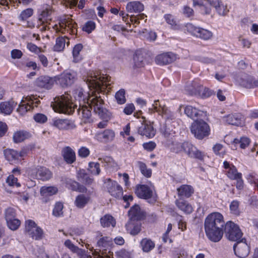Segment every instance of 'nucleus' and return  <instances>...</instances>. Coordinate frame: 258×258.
Instances as JSON below:
<instances>
[{"label": "nucleus", "instance_id": "nucleus-2", "mask_svg": "<svg viewBox=\"0 0 258 258\" xmlns=\"http://www.w3.org/2000/svg\"><path fill=\"white\" fill-rule=\"evenodd\" d=\"M224 220L219 212H213L205 218L204 228L206 236L211 241L219 242L223 235Z\"/></svg>", "mask_w": 258, "mask_h": 258}, {"label": "nucleus", "instance_id": "nucleus-43", "mask_svg": "<svg viewBox=\"0 0 258 258\" xmlns=\"http://www.w3.org/2000/svg\"><path fill=\"white\" fill-rule=\"evenodd\" d=\"M250 141L249 138L242 137L240 139H235L233 141V143L236 146H239L242 149H245L250 144Z\"/></svg>", "mask_w": 258, "mask_h": 258}, {"label": "nucleus", "instance_id": "nucleus-50", "mask_svg": "<svg viewBox=\"0 0 258 258\" xmlns=\"http://www.w3.org/2000/svg\"><path fill=\"white\" fill-rule=\"evenodd\" d=\"M79 179L84 183L90 184L92 183L93 179L90 178L84 170L80 171L78 173Z\"/></svg>", "mask_w": 258, "mask_h": 258}, {"label": "nucleus", "instance_id": "nucleus-16", "mask_svg": "<svg viewBox=\"0 0 258 258\" xmlns=\"http://www.w3.org/2000/svg\"><path fill=\"white\" fill-rule=\"evenodd\" d=\"M233 249L235 254L240 258L246 257L250 252V247L245 238L237 241L233 246Z\"/></svg>", "mask_w": 258, "mask_h": 258}, {"label": "nucleus", "instance_id": "nucleus-62", "mask_svg": "<svg viewBox=\"0 0 258 258\" xmlns=\"http://www.w3.org/2000/svg\"><path fill=\"white\" fill-rule=\"evenodd\" d=\"M167 120H173L175 119V113L169 109L167 107L162 114Z\"/></svg>", "mask_w": 258, "mask_h": 258}, {"label": "nucleus", "instance_id": "nucleus-58", "mask_svg": "<svg viewBox=\"0 0 258 258\" xmlns=\"http://www.w3.org/2000/svg\"><path fill=\"white\" fill-rule=\"evenodd\" d=\"M183 142H173L171 146V150L175 153H182Z\"/></svg>", "mask_w": 258, "mask_h": 258}, {"label": "nucleus", "instance_id": "nucleus-3", "mask_svg": "<svg viewBox=\"0 0 258 258\" xmlns=\"http://www.w3.org/2000/svg\"><path fill=\"white\" fill-rule=\"evenodd\" d=\"M210 6L203 4L202 0H193V5L199 7V11L202 15H209L212 11L211 7L215 9L216 12L221 16H225L229 12L226 4L222 0H204Z\"/></svg>", "mask_w": 258, "mask_h": 258}, {"label": "nucleus", "instance_id": "nucleus-20", "mask_svg": "<svg viewBox=\"0 0 258 258\" xmlns=\"http://www.w3.org/2000/svg\"><path fill=\"white\" fill-rule=\"evenodd\" d=\"M54 83H55V78H50L48 76H40L35 82L36 86L46 89H51Z\"/></svg>", "mask_w": 258, "mask_h": 258}, {"label": "nucleus", "instance_id": "nucleus-54", "mask_svg": "<svg viewBox=\"0 0 258 258\" xmlns=\"http://www.w3.org/2000/svg\"><path fill=\"white\" fill-rule=\"evenodd\" d=\"M8 227L12 230H16L21 224V222L17 218H14L7 222Z\"/></svg>", "mask_w": 258, "mask_h": 258}, {"label": "nucleus", "instance_id": "nucleus-17", "mask_svg": "<svg viewBox=\"0 0 258 258\" xmlns=\"http://www.w3.org/2000/svg\"><path fill=\"white\" fill-rule=\"evenodd\" d=\"M26 230L33 239L39 240L42 237V229L37 226L32 220H28L26 221Z\"/></svg>", "mask_w": 258, "mask_h": 258}, {"label": "nucleus", "instance_id": "nucleus-15", "mask_svg": "<svg viewBox=\"0 0 258 258\" xmlns=\"http://www.w3.org/2000/svg\"><path fill=\"white\" fill-rule=\"evenodd\" d=\"M182 152L186 154L189 157L202 160L204 154L197 148L188 142H183Z\"/></svg>", "mask_w": 258, "mask_h": 258}, {"label": "nucleus", "instance_id": "nucleus-55", "mask_svg": "<svg viewBox=\"0 0 258 258\" xmlns=\"http://www.w3.org/2000/svg\"><path fill=\"white\" fill-rule=\"evenodd\" d=\"M239 203L237 201H233L230 205V210L232 214L239 215L240 213L239 209Z\"/></svg>", "mask_w": 258, "mask_h": 258}, {"label": "nucleus", "instance_id": "nucleus-34", "mask_svg": "<svg viewBox=\"0 0 258 258\" xmlns=\"http://www.w3.org/2000/svg\"><path fill=\"white\" fill-rule=\"evenodd\" d=\"M64 245L72 252L76 253L79 256L82 257L85 255V250L79 248L78 247L75 245L69 239H68L64 241Z\"/></svg>", "mask_w": 258, "mask_h": 258}, {"label": "nucleus", "instance_id": "nucleus-42", "mask_svg": "<svg viewBox=\"0 0 258 258\" xmlns=\"http://www.w3.org/2000/svg\"><path fill=\"white\" fill-rule=\"evenodd\" d=\"M97 244L99 247L109 248L113 246V242L111 237L105 236L101 238L98 241Z\"/></svg>", "mask_w": 258, "mask_h": 258}, {"label": "nucleus", "instance_id": "nucleus-23", "mask_svg": "<svg viewBox=\"0 0 258 258\" xmlns=\"http://www.w3.org/2000/svg\"><path fill=\"white\" fill-rule=\"evenodd\" d=\"M138 133L141 136L151 138L155 135L156 131L151 124L145 121L139 127Z\"/></svg>", "mask_w": 258, "mask_h": 258}, {"label": "nucleus", "instance_id": "nucleus-35", "mask_svg": "<svg viewBox=\"0 0 258 258\" xmlns=\"http://www.w3.org/2000/svg\"><path fill=\"white\" fill-rule=\"evenodd\" d=\"M155 243L152 240L145 238L140 242V246L144 252H148L155 247Z\"/></svg>", "mask_w": 258, "mask_h": 258}, {"label": "nucleus", "instance_id": "nucleus-30", "mask_svg": "<svg viewBox=\"0 0 258 258\" xmlns=\"http://www.w3.org/2000/svg\"><path fill=\"white\" fill-rule=\"evenodd\" d=\"M144 5L138 1H133L128 3L126 10L129 13H138L144 10Z\"/></svg>", "mask_w": 258, "mask_h": 258}, {"label": "nucleus", "instance_id": "nucleus-26", "mask_svg": "<svg viewBox=\"0 0 258 258\" xmlns=\"http://www.w3.org/2000/svg\"><path fill=\"white\" fill-rule=\"evenodd\" d=\"M94 109L92 105L85 104L84 105H79L78 108V113L82 117V120L85 122H89L91 116L90 109Z\"/></svg>", "mask_w": 258, "mask_h": 258}, {"label": "nucleus", "instance_id": "nucleus-9", "mask_svg": "<svg viewBox=\"0 0 258 258\" xmlns=\"http://www.w3.org/2000/svg\"><path fill=\"white\" fill-rule=\"evenodd\" d=\"M155 191L154 185L149 182L147 184H137L135 194L139 198L147 200L152 198L154 199Z\"/></svg>", "mask_w": 258, "mask_h": 258}, {"label": "nucleus", "instance_id": "nucleus-48", "mask_svg": "<svg viewBox=\"0 0 258 258\" xmlns=\"http://www.w3.org/2000/svg\"><path fill=\"white\" fill-rule=\"evenodd\" d=\"M34 13V11L32 8H27L22 11L18 16V19L20 21H24L31 17Z\"/></svg>", "mask_w": 258, "mask_h": 258}, {"label": "nucleus", "instance_id": "nucleus-29", "mask_svg": "<svg viewBox=\"0 0 258 258\" xmlns=\"http://www.w3.org/2000/svg\"><path fill=\"white\" fill-rule=\"evenodd\" d=\"M128 215L131 221L140 220L144 216L138 205H135L131 208L128 212Z\"/></svg>", "mask_w": 258, "mask_h": 258}, {"label": "nucleus", "instance_id": "nucleus-24", "mask_svg": "<svg viewBox=\"0 0 258 258\" xmlns=\"http://www.w3.org/2000/svg\"><path fill=\"white\" fill-rule=\"evenodd\" d=\"M61 153L63 160L67 163L71 164L75 162L76 160V153L70 147H63L61 150Z\"/></svg>", "mask_w": 258, "mask_h": 258}, {"label": "nucleus", "instance_id": "nucleus-33", "mask_svg": "<svg viewBox=\"0 0 258 258\" xmlns=\"http://www.w3.org/2000/svg\"><path fill=\"white\" fill-rule=\"evenodd\" d=\"M177 190L178 196L185 198L190 197L194 192L192 187L189 185H182Z\"/></svg>", "mask_w": 258, "mask_h": 258}, {"label": "nucleus", "instance_id": "nucleus-56", "mask_svg": "<svg viewBox=\"0 0 258 258\" xmlns=\"http://www.w3.org/2000/svg\"><path fill=\"white\" fill-rule=\"evenodd\" d=\"M16 218L15 210L12 208H8L5 211V219L6 221Z\"/></svg>", "mask_w": 258, "mask_h": 258}, {"label": "nucleus", "instance_id": "nucleus-19", "mask_svg": "<svg viewBox=\"0 0 258 258\" xmlns=\"http://www.w3.org/2000/svg\"><path fill=\"white\" fill-rule=\"evenodd\" d=\"M223 166L224 168V173L231 180L239 178L242 175L241 173L237 171L235 166L226 161L224 162Z\"/></svg>", "mask_w": 258, "mask_h": 258}, {"label": "nucleus", "instance_id": "nucleus-41", "mask_svg": "<svg viewBox=\"0 0 258 258\" xmlns=\"http://www.w3.org/2000/svg\"><path fill=\"white\" fill-rule=\"evenodd\" d=\"M90 198L84 195L78 196L75 201V205L79 208H83L89 201Z\"/></svg>", "mask_w": 258, "mask_h": 258}, {"label": "nucleus", "instance_id": "nucleus-38", "mask_svg": "<svg viewBox=\"0 0 258 258\" xmlns=\"http://www.w3.org/2000/svg\"><path fill=\"white\" fill-rule=\"evenodd\" d=\"M143 54L141 51L137 50L133 56L134 67L141 68L144 66Z\"/></svg>", "mask_w": 258, "mask_h": 258}, {"label": "nucleus", "instance_id": "nucleus-31", "mask_svg": "<svg viewBox=\"0 0 258 258\" xmlns=\"http://www.w3.org/2000/svg\"><path fill=\"white\" fill-rule=\"evenodd\" d=\"M70 43L69 38L67 36L59 37L56 38L53 50L55 51H61L63 50L66 44L68 45Z\"/></svg>", "mask_w": 258, "mask_h": 258}, {"label": "nucleus", "instance_id": "nucleus-36", "mask_svg": "<svg viewBox=\"0 0 258 258\" xmlns=\"http://www.w3.org/2000/svg\"><path fill=\"white\" fill-rule=\"evenodd\" d=\"M100 223L103 227H115L116 224L115 220L114 218L108 214L105 215L100 219Z\"/></svg>", "mask_w": 258, "mask_h": 258}, {"label": "nucleus", "instance_id": "nucleus-51", "mask_svg": "<svg viewBox=\"0 0 258 258\" xmlns=\"http://www.w3.org/2000/svg\"><path fill=\"white\" fill-rule=\"evenodd\" d=\"M125 92L124 89H120L118 91L115 95V99L119 104H123L126 102L125 96Z\"/></svg>", "mask_w": 258, "mask_h": 258}, {"label": "nucleus", "instance_id": "nucleus-47", "mask_svg": "<svg viewBox=\"0 0 258 258\" xmlns=\"http://www.w3.org/2000/svg\"><path fill=\"white\" fill-rule=\"evenodd\" d=\"M138 166L142 173V174L145 177L149 178L152 175V170L148 168L145 163L138 161L137 163Z\"/></svg>", "mask_w": 258, "mask_h": 258}, {"label": "nucleus", "instance_id": "nucleus-46", "mask_svg": "<svg viewBox=\"0 0 258 258\" xmlns=\"http://www.w3.org/2000/svg\"><path fill=\"white\" fill-rule=\"evenodd\" d=\"M154 110L158 112L159 114L162 115L167 107L163 102L160 101L159 100H155L152 105Z\"/></svg>", "mask_w": 258, "mask_h": 258}, {"label": "nucleus", "instance_id": "nucleus-13", "mask_svg": "<svg viewBox=\"0 0 258 258\" xmlns=\"http://www.w3.org/2000/svg\"><path fill=\"white\" fill-rule=\"evenodd\" d=\"M54 78L55 83L64 87L74 83L76 79V74L75 72H63Z\"/></svg>", "mask_w": 258, "mask_h": 258}, {"label": "nucleus", "instance_id": "nucleus-25", "mask_svg": "<svg viewBox=\"0 0 258 258\" xmlns=\"http://www.w3.org/2000/svg\"><path fill=\"white\" fill-rule=\"evenodd\" d=\"M52 124L60 130H68L75 127L72 121L67 119L53 118L52 119Z\"/></svg>", "mask_w": 258, "mask_h": 258}, {"label": "nucleus", "instance_id": "nucleus-64", "mask_svg": "<svg viewBox=\"0 0 258 258\" xmlns=\"http://www.w3.org/2000/svg\"><path fill=\"white\" fill-rule=\"evenodd\" d=\"M90 150L86 147H82L78 150V155L82 158H86L90 154Z\"/></svg>", "mask_w": 258, "mask_h": 258}, {"label": "nucleus", "instance_id": "nucleus-45", "mask_svg": "<svg viewBox=\"0 0 258 258\" xmlns=\"http://www.w3.org/2000/svg\"><path fill=\"white\" fill-rule=\"evenodd\" d=\"M154 110L158 112L159 114L162 115L167 107L163 102L160 101L159 100H155L152 105Z\"/></svg>", "mask_w": 258, "mask_h": 258}, {"label": "nucleus", "instance_id": "nucleus-39", "mask_svg": "<svg viewBox=\"0 0 258 258\" xmlns=\"http://www.w3.org/2000/svg\"><path fill=\"white\" fill-rule=\"evenodd\" d=\"M29 137V134L23 131L16 132L13 135V140L15 143H18L24 141Z\"/></svg>", "mask_w": 258, "mask_h": 258}, {"label": "nucleus", "instance_id": "nucleus-21", "mask_svg": "<svg viewBox=\"0 0 258 258\" xmlns=\"http://www.w3.org/2000/svg\"><path fill=\"white\" fill-rule=\"evenodd\" d=\"M115 136V133L113 130L107 129L103 132L97 133L95 138L100 142L107 143L112 142L114 140Z\"/></svg>", "mask_w": 258, "mask_h": 258}, {"label": "nucleus", "instance_id": "nucleus-27", "mask_svg": "<svg viewBox=\"0 0 258 258\" xmlns=\"http://www.w3.org/2000/svg\"><path fill=\"white\" fill-rule=\"evenodd\" d=\"M17 104L13 100L2 102L0 103V111L5 115H10Z\"/></svg>", "mask_w": 258, "mask_h": 258}, {"label": "nucleus", "instance_id": "nucleus-52", "mask_svg": "<svg viewBox=\"0 0 258 258\" xmlns=\"http://www.w3.org/2000/svg\"><path fill=\"white\" fill-rule=\"evenodd\" d=\"M83 48V45L81 44L76 45L73 50V55L74 56V60L75 62H78L81 59V57L80 55V52Z\"/></svg>", "mask_w": 258, "mask_h": 258}, {"label": "nucleus", "instance_id": "nucleus-37", "mask_svg": "<svg viewBox=\"0 0 258 258\" xmlns=\"http://www.w3.org/2000/svg\"><path fill=\"white\" fill-rule=\"evenodd\" d=\"M176 205L180 210L185 213L189 214L193 211L191 205L183 200H177L176 201Z\"/></svg>", "mask_w": 258, "mask_h": 258}, {"label": "nucleus", "instance_id": "nucleus-8", "mask_svg": "<svg viewBox=\"0 0 258 258\" xmlns=\"http://www.w3.org/2000/svg\"><path fill=\"white\" fill-rule=\"evenodd\" d=\"M29 176L34 179L46 181L52 176V172L44 166H37L30 168L28 171Z\"/></svg>", "mask_w": 258, "mask_h": 258}, {"label": "nucleus", "instance_id": "nucleus-5", "mask_svg": "<svg viewBox=\"0 0 258 258\" xmlns=\"http://www.w3.org/2000/svg\"><path fill=\"white\" fill-rule=\"evenodd\" d=\"M77 24L69 16H64L59 20L58 24L52 26L56 32L69 33L74 35L77 33Z\"/></svg>", "mask_w": 258, "mask_h": 258}, {"label": "nucleus", "instance_id": "nucleus-40", "mask_svg": "<svg viewBox=\"0 0 258 258\" xmlns=\"http://www.w3.org/2000/svg\"><path fill=\"white\" fill-rule=\"evenodd\" d=\"M125 226L132 235H137L141 230V224H135L132 221L128 222Z\"/></svg>", "mask_w": 258, "mask_h": 258}, {"label": "nucleus", "instance_id": "nucleus-59", "mask_svg": "<svg viewBox=\"0 0 258 258\" xmlns=\"http://www.w3.org/2000/svg\"><path fill=\"white\" fill-rule=\"evenodd\" d=\"M118 258H131V253L124 249H121L115 252Z\"/></svg>", "mask_w": 258, "mask_h": 258}, {"label": "nucleus", "instance_id": "nucleus-22", "mask_svg": "<svg viewBox=\"0 0 258 258\" xmlns=\"http://www.w3.org/2000/svg\"><path fill=\"white\" fill-rule=\"evenodd\" d=\"M176 59L175 55L172 52H166L159 54L155 57L156 63L160 66L171 63Z\"/></svg>", "mask_w": 258, "mask_h": 258}, {"label": "nucleus", "instance_id": "nucleus-12", "mask_svg": "<svg viewBox=\"0 0 258 258\" xmlns=\"http://www.w3.org/2000/svg\"><path fill=\"white\" fill-rule=\"evenodd\" d=\"M226 236L231 241H238L242 236V233L239 226L234 223L229 221L225 225Z\"/></svg>", "mask_w": 258, "mask_h": 258}, {"label": "nucleus", "instance_id": "nucleus-53", "mask_svg": "<svg viewBox=\"0 0 258 258\" xmlns=\"http://www.w3.org/2000/svg\"><path fill=\"white\" fill-rule=\"evenodd\" d=\"M63 208V204L60 202H57L55 204L52 211V214L55 217H60L62 216Z\"/></svg>", "mask_w": 258, "mask_h": 258}, {"label": "nucleus", "instance_id": "nucleus-14", "mask_svg": "<svg viewBox=\"0 0 258 258\" xmlns=\"http://www.w3.org/2000/svg\"><path fill=\"white\" fill-rule=\"evenodd\" d=\"M52 13V8L48 5H43L41 9L39 10V15L38 16V21L41 24L44 25L45 23H48L51 20V14ZM49 27L46 25H44L42 28V30H46Z\"/></svg>", "mask_w": 258, "mask_h": 258}, {"label": "nucleus", "instance_id": "nucleus-1", "mask_svg": "<svg viewBox=\"0 0 258 258\" xmlns=\"http://www.w3.org/2000/svg\"><path fill=\"white\" fill-rule=\"evenodd\" d=\"M85 81L90 91L87 93L82 88H77L74 93L75 100L78 101L79 105L85 104L92 105L94 112L103 118L105 109L103 107V101L100 94L103 92L104 95L105 89L107 91L111 89L110 77L102 74L99 71H92L87 74Z\"/></svg>", "mask_w": 258, "mask_h": 258}, {"label": "nucleus", "instance_id": "nucleus-4", "mask_svg": "<svg viewBox=\"0 0 258 258\" xmlns=\"http://www.w3.org/2000/svg\"><path fill=\"white\" fill-rule=\"evenodd\" d=\"M71 98V96L70 94L65 93L64 95L54 98V101L51 103V106L55 112L71 114L74 112L75 107H77V104H74Z\"/></svg>", "mask_w": 258, "mask_h": 258}, {"label": "nucleus", "instance_id": "nucleus-49", "mask_svg": "<svg viewBox=\"0 0 258 258\" xmlns=\"http://www.w3.org/2000/svg\"><path fill=\"white\" fill-rule=\"evenodd\" d=\"M88 170L93 175H98L101 172L99 163L91 162L89 163Z\"/></svg>", "mask_w": 258, "mask_h": 258}, {"label": "nucleus", "instance_id": "nucleus-44", "mask_svg": "<svg viewBox=\"0 0 258 258\" xmlns=\"http://www.w3.org/2000/svg\"><path fill=\"white\" fill-rule=\"evenodd\" d=\"M57 192V188L54 186H43L40 189V193L44 196H52Z\"/></svg>", "mask_w": 258, "mask_h": 258}, {"label": "nucleus", "instance_id": "nucleus-6", "mask_svg": "<svg viewBox=\"0 0 258 258\" xmlns=\"http://www.w3.org/2000/svg\"><path fill=\"white\" fill-rule=\"evenodd\" d=\"M191 133L198 139L202 140L210 134V128L208 124L202 119H197L191 124Z\"/></svg>", "mask_w": 258, "mask_h": 258}, {"label": "nucleus", "instance_id": "nucleus-61", "mask_svg": "<svg viewBox=\"0 0 258 258\" xmlns=\"http://www.w3.org/2000/svg\"><path fill=\"white\" fill-rule=\"evenodd\" d=\"M33 118L36 122L40 123H44L47 120L46 116L42 113L36 114L35 115H34Z\"/></svg>", "mask_w": 258, "mask_h": 258}, {"label": "nucleus", "instance_id": "nucleus-18", "mask_svg": "<svg viewBox=\"0 0 258 258\" xmlns=\"http://www.w3.org/2000/svg\"><path fill=\"white\" fill-rule=\"evenodd\" d=\"M4 154L6 158L9 161L15 162L24 159L28 154V150L23 149L20 151L14 149H7L5 150Z\"/></svg>", "mask_w": 258, "mask_h": 258}, {"label": "nucleus", "instance_id": "nucleus-63", "mask_svg": "<svg viewBox=\"0 0 258 258\" xmlns=\"http://www.w3.org/2000/svg\"><path fill=\"white\" fill-rule=\"evenodd\" d=\"M101 163H104V166L106 168H109L111 166L113 163V159L110 157H105L104 158H99L98 159Z\"/></svg>", "mask_w": 258, "mask_h": 258}, {"label": "nucleus", "instance_id": "nucleus-57", "mask_svg": "<svg viewBox=\"0 0 258 258\" xmlns=\"http://www.w3.org/2000/svg\"><path fill=\"white\" fill-rule=\"evenodd\" d=\"M6 182L10 186H16L17 187L21 186V184L18 182L17 178L13 175H10L6 179Z\"/></svg>", "mask_w": 258, "mask_h": 258}, {"label": "nucleus", "instance_id": "nucleus-11", "mask_svg": "<svg viewBox=\"0 0 258 258\" xmlns=\"http://www.w3.org/2000/svg\"><path fill=\"white\" fill-rule=\"evenodd\" d=\"M186 30L192 35L204 40H209L213 37V33L201 27H197L191 23H188L185 26Z\"/></svg>", "mask_w": 258, "mask_h": 258}, {"label": "nucleus", "instance_id": "nucleus-60", "mask_svg": "<svg viewBox=\"0 0 258 258\" xmlns=\"http://www.w3.org/2000/svg\"><path fill=\"white\" fill-rule=\"evenodd\" d=\"M96 25L95 22L89 21L86 23L84 26L83 27V30L87 32L88 33H91L95 28Z\"/></svg>", "mask_w": 258, "mask_h": 258}, {"label": "nucleus", "instance_id": "nucleus-7", "mask_svg": "<svg viewBox=\"0 0 258 258\" xmlns=\"http://www.w3.org/2000/svg\"><path fill=\"white\" fill-rule=\"evenodd\" d=\"M39 102L40 101L34 95L28 96L22 99L17 109V111L21 115H24L27 112L30 111L34 106L36 107Z\"/></svg>", "mask_w": 258, "mask_h": 258}, {"label": "nucleus", "instance_id": "nucleus-28", "mask_svg": "<svg viewBox=\"0 0 258 258\" xmlns=\"http://www.w3.org/2000/svg\"><path fill=\"white\" fill-rule=\"evenodd\" d=\"M224 121L228 124L240 125L243 123V117L240 114L228 115L224 118Z\"/></svg>", "mask_w": 258, "mask_h": 258}, {"label": "nucleus", "instance_id": "nucleus-32", "mask_svg": "<svg viewBox=\"0 0 258 258\" xmlns=\"http://www.w3.org/2000/svg\"><path fill=\"white\" fill-rule=\"evenodd\" d=\"M184 113L188 117L194 119L202 115L203 112L191 105H187L184 107Z\"/></svg>", "mask_w": 258, "mask_h": 258}, {"label": "nucleus", "instance_id": "nucleus-10", "mask_svg": "<svg viewBox=\"0 0 258 258\" xmlns=\"http://www.w3.org/2000/svg\"><path fill=\"white\" fill-rule=\"evenodd\" d=\"M104 184L105 187L111 196L117 199L122 198L123 189L116 181L110 178H106L104 180Z\"/></svg>", "mask_w": 258, "mask_h": 258}]
</instances>
